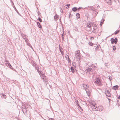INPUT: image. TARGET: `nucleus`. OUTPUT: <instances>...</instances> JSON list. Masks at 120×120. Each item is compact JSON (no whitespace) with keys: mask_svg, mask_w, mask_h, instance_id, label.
I'll use <instances>...</instances> for the list:
<instances>
[{"mask_svg":"<svg viewBox=\"0 0 120 120\" xmlns=\"http://www.w3.org/2000/svg\"><path fill=\"white\" fill-rule=\"evenodd\" d=\"M93 109L94 111H102L104 109V108L102 106H99L97 107V105L95 104L92 106Z\"/></svg>","mask_w":120,"mask_h":120,"instance_id":"obj_1","label":"nucleus"},{"mask_svg":"<svg viewBox=\"0 0 120 120\" xmlns=\"http://www.w3.org/2000/svg\"><path fill=\"white\" fill-rule=\"evenodd\" d=\"M101 81V80L98 78H96L95 80L96 84L99 86H101L102 85Z\"/></svg>","mask_w":120,"mask_h":120,"instance_id":"obj_2","label":"nucleus"},{"mask_svg":"<svg viewBox=\"0 0 120 120\" xmlns=\"http://www.w3.org/2000/svg\"><path fill=\"white\" fill-rule=\"evenodd\" d=\"M41 78L43 80L45 85L47 86L48 84L47 78L45 75H40Z\"/></svg>","mask_w":120,"mask_h":120,"instance_id":"obj_3","label":"nucleus"},{"mask_svg":"<svg viewBox=\"0 0 120 120\" xmlns=\"http://www.w3.org/2000/svg\"><path fill=\"white\" fill-rule=\"evenodd\" d=\"M117 39L116 38L115 39L113 38H112L111 39V43L112 44L115 43V44H116L117 42Z\"/></svg>","mask_w":120,"mask_h":120,"instance_id":"obj_4","label":"nucleus"},{"mask_svg":"<svg viewBox=\"0 0 120 120\" xmlns=\"http://www.w3.org/2000/svg\"><path fill=\"white\" fill-rule=\"evenodd\" d=\"M83 86L85 89V90L88 89V88L89 87V86L88 85H86L85 84H83Z\"/></svg>","mask_w":120,"mask_h":120,"instance_id":"obj_5","label":"nucleus"},{"mask_svg":"<svg viewBox=\"0 0 120 120\" xmlns=\"http://www.w3.org/2000/svg\"><path fill=\"white\" fill-rule=\"evenodd\" d=\"M93 71V69L91 68H88L86 69V72H90Z\"/></svg>","mask_w":120,"mask_h":120,"instance_id":"obj_6","label":"nucleus"},{"mask_svg":"<svg viewBox=\"0 0 120 120\" xmlns=\"http://www.w3.org/2000/svg\"><path fill=\"white\" fill-rule=\"evenodd\" d=\"M92 25L91 23L90 22H88L87 24V27L89 28L91 27Z\"/></svg>","mask_w":120,"mask_h":120,"instance_id":"obj_7","label":"nucleus"},{"mask_svg":"<svg viewBox=\"0 0 120 120\" xmlns=\"http://www.w3.org/2000/svg\"><path fill=\"white\" fill-rule=\"evenodd\" d=\"M22 111L23 112L24 115H27V111L26 109H24L22 110Z\"/></svg>","mask_w":120,"mask_h":120,"instance_id":"obj_8","label":"nucleus"},{"mask_svg":"<svg viewBox=\"0 0 120 120\" xmlns=\"http://www.w3.org/2000/svg\"><path fill=\"white\" fill-rule=\"evenodd\" d=\"M118 87L119 86L118 85H116L113 86L112 89L113 90H116L118 89Z\"/></svg>","mask_w":120,"mask_h":120,"instance_id":"obj_9","label":"nucleus"},{"mask_svg":"<svg viewBox=\"0 0 120 120\" xmlns=\"http://www.w3.org/2000/svg\"><path fill=\"white\" fill-rule=\"evenodd\" d=\"M85 90L86 91L87 93V95L88 96H89L90 95V91H89V90H88V89L86 90Z\"/></svg>","mask_w":120,"mask_h":120,"instance_id":"obj_10","label":"nucleus"},{"mask_svg":"<svg viewBox=\"0 0 120 120\" xmlns=\"http://www.w3.org/2000/svg\"><path fill=\"white\" fill-rule=\"evenodd\" d=\"M37 24L38 25V26L40 28H42V26L40 25V23L38 22H37Z\"/></svg>","mask_w":120,"mask_h":120,"instance_id":"obj_11","label":"nucleus"},{"mask_svg":"<svg viewBox=\"0 0 120 120\" xmlns=\"http://www.w3.org/2000/svg\"><path fill=\"white\" fill-rule=\"evenodd\" d=\"M71 71L73 73H74L75 72V71L74 68L72 67H71Z\"/></svg>","mask_w":120,"mask_h":120,"instance_id":"obj_12","label":"nucleus"},{"mask_svg":"<svg viewBox=\"0 0 120 120\" xmlns=\"http://www.w3.org/2000/svg\"><path fill=\"white\" fill-rule=\"evenodd\" d=\"M105 1L108 3L110 4L111 3V0H105Z\"/></svg>","mask_w":120,"mask_h":120,"instance_id":"obj_13","label":"nucleus"},{"mask_svg":"<svg viewBox=\"0 0 120 120\" xmlns=\"http://www.w3.org/2000/svg\"><path fill=\"white\" fill-rule=\"evenodd\" d=\"M77 9L75 7H74L72 9V10L74 12H75L76 11Z\"/></svg>","mask_w":120,"mask_h":120,"instance_id":"obj_14","label":"nucleus"},{"mask_svg":"<svg viewBox=\"0 0 120 120\" xmlns=\"http://www.w3.org/2000/svg\"><path fill=\"white\" fill-rule=\"evenodd\" d=\"M75 102L77 104V105L78 106H79V107H80V108H81V107L78 104V103H79V102L78 101V100L77 99L75 100Z\"/></svg>","mask_w":120,"mask_h":120,"instance_id":"obj_15","label":"nucleus"},{"mask_svg":"<svg viewBox=\"0 0 120 120\" xmlns=\"http://www.w3.org/2000/svg\"><path fill=\"white\" fill-rule=\"evenodd\" d=\"M76 15L77 18L79 19L80 18V15L79 13H77Z\"/></svg>","mask_w":120,"mask_h":120,"instance_id":"obj_16","label":"nucleus"},{"mask_svg":"<svg viewBox=\"0 0 120 120\" xmlns=\"http://www.w3.org/2000/svg\"><path fill=\"white\" fill-rule=\"evenodd\" d=\"M120 31L119 30H116L115 32L114 33V34H118V33H119V32H120Z\"/></svg>","mask_w":120,"mask_h":120,"instance_id":"obj_17","label":"nucleus"},{"mask_svg":"<svg viewBox=\"0 0 120 120\" xmlns=\"http://www.w3.org/2000/svg\"><path fill=\"white\" fill-rule=\"evenodd\" d=\"M106 94V96H108L109 97H110L111 96V95L110 94V92Z\"/></svg>","mask_w":120,"mask_h":120,"instance_id":"obj_18","label":"nucleus"},{"mask_svg":"<svg viewBox=\"0 0 120 120\" xmlns=\"http://www.w3.org/2000/svg\"><path fill=\"white\" fill-rule=\"evenodd\" d=\"M26 109V107L24 105H22V110Z\"/></svg>","mask_w":120,"mask_h":120,"instance_id":"obj_19","label":"nucleus"},{"mask_svg":"<svg viewBox=\"0 0 120 120\" xmlns=\"http://www.w3.org/2000/svg\"><path fill=\"white\" fill-rule=\"evenodd\" d=\"M89 44L91 46H93V44L91 42H90L89 43Z\"/></svg>","mask_w":120,"mask_h":120,"instance_id":"obj_20","label":"nucleus"},{"mask_svg":"<svg viewBox=\"0 0 120 120\" xmlns=\"http://www.w3.org/2000/svg\"><path fill=\"white\" fill-rule=\"evenodd\" d=\"M66 6H67V7H66V8H69V7L70 6V5L69 4H67V5H66Z\"/></svg>","mask_w":120,"mask_h":120,"instance_id":"obj_21","label":"nucleus"},{"mask_svg":"<svg viewBox=\"0 0 120 120\" xmlns=\"http://www.w3.org/2000/svg\"><path fill=\"white\" fill-rule=\"evenodd\" d=\"M97 27V25H94V26H93V29L95 30Z\"/></svg>","mask_w":120,"mask_h":120,"instance_id":"obj_22","label":"nucleus"},{"mask_svg":"<svg viewBox=\"0 0 120 120\" xmlns=\"http://www.w3.org/2000/svg\"><path fill=\"white\" fill-rule=\"evenodd\" d=\"M109 79L111 81V80H112V79L111 78V76H110V75H109Z\"/></svg>","mask_w":120,"mask_h":120,"instance_id":"obj_23","label":"nucleus"},{"mask_svg":"<svg viewBox=\"0 0 120 120\" xmlns=\"http://www.w3.org/2000/svg\"><path fill=\"white\" fill-rule=\"evenodd\" d=\"M116 49V47L114 46L113 47V50H115Z\"/></svg>","mask_w":120,"mask_h":120,"instance_id":"obj_24","label":"nucleus"},{"mask_svg":"<svg viewBox=\"0 0 120 120\" xmlns=\"http://www.w3.org/2000/svg\"><path fill=\"white\" fill-rule=\"evenodd\" d=\"M38 19L39 20V21H40V22H41L42 21V20L40 18H39Z\"/></svg>","mask_w":120,"mask_h":120,"instance_id":"obj_25","label":"nucleus"},{"mask_svg":"<svg viewBox=\"0 0 120 120\" xmlns=\"http://www.w3.org/2000/svg\"><path fill=\"white\" fill-rule=\"evenodd\" d=\"M109 93V91H108L107 90L106 91H105V94H108Z\"/></svg>","mask_w":120,"mask_h":120,"instance_id":"obj_26","label":"nucleus"},{"mask_svg":"<svg viewBox=\"0 0 120 120\" xmlns=\"http://www.w3.org/2000/svg\"><path fill=\"white\" fill-rule=\"evenodd\" d=\"M94 39V38L93 37H91L90 38V39L91 40H93Z\"/></svg>","mask_w":120,"mask_h":120,"instance_id":"obj_27","label":"nucleus"},{"mask_svg":"<svg viewBox=\"0 0 120 120\" xmlns=\"http://www.w3.org/2000/svg\"><path fill=\"white\" fill-rule=\"evenodd\" d=\"M49 120H54L53 118H49Z\"/></svg>","mask_w":120,"mask_h":120,"instance_id":"obj_28","label":"nucleus"},{"mask_svg":"<svg viewBox=\"0 0 120 120\" xmlns=\"http://www.w3.org/2000/svg\"><path fill=\"white\" fill-rule=\"evenodd\" d=\"M118 99H120V95L118 97Z\"/></svg>","mask_w":120,"mask_h":120,"instance_id":"obj_29","label":"nucleus"},{"mask_svg":"<svg viewBox=\"0 0 120 120\" xmlns=\"http://www.w3.org/2000/svg\"><path fill=\"white\" fill-rule=\"evenodd\" d=\"M3 95L4 96L3 97L4 98H4H5V95L4 94H3Z\"/></svg>","mask_w":120,"mask_h":120,"instance_id":"obj_30","label":"nucleus"},{"mask_svg":"<svg viewBox=\"0 0 120 120\" xmlns=\"http://www.w3.org/2000/svg\"><path fill=\"white\" fill-rule=\"evenodd\" d=\"M93 65H93V64H92V65H91V67H92L93 68V67H93L94 66H93Z\"/></svg>","mask_w":120,"mask_h":120,"instance_id":"obj_31","label":"nucleus"},{"mask_svg":"<svg viewBox=\"0 0 120 120\" xmlns=\"http://www.w3.org/2000/svg\"><path fill=\"white\" fill-rule=\"evenodd\" d=\"M80 108V109H81V110H82V108Z\"/></svg>","mask_w":120,"mask_h":120,"instance_id":"obj_32","label":"nucleus"},{"mask_svg":"<svg viewBox=\"0 0 120 120\" xmlns=\"http://www.w3.org/2000/svg\"><path fill=\"white\" fill-rule=\"evenodd\" d=\"M77 54V53H76V54H75L76 55V54Z\"/></svg>","mask_w":120,"mask_h":120,"instance_id":"obj_33","label":"nucleus"}]
</instances>
